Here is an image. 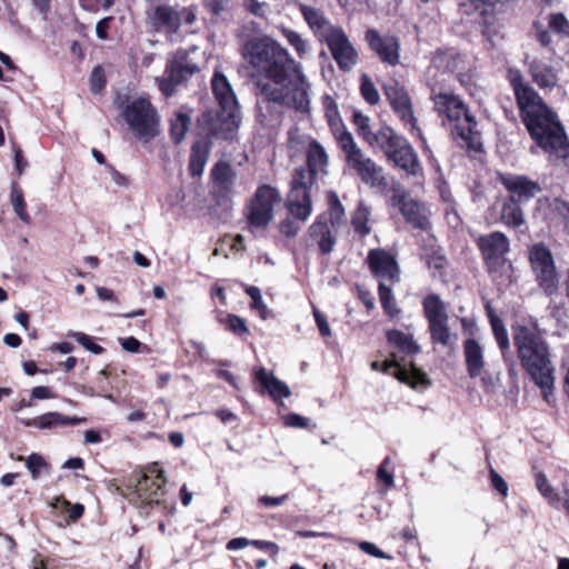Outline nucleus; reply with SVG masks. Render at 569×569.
<instances>
[{
  "mask_svg": "<svg viewBox=\"0 0 569 569\" xmlns=\"http://www.w3.org/2000/svg\"><path fill=\"white\" fill-rule=\"evenodd\" d=\"M164 485L163 471L153 468L150 470V475H136L129 479L128 489L131 491L127 497L130 501H140L147 505L159 503Z\"/></svg>",
  "mask_w": 569,
  "mask_h": 569,
  "instance_id": "10",
  "label": "nucleus"
},
{
  "mask_svg": "<svg viewBox=\"0 0 569 569\" xmlns=\"http://www.w3.org/2000/svg\"><path fill=\"white\" fill-rule=\"evenodd\" d=\"M280 232L287 237H293L298 233L300 227L291 220H284L280 223Z\"/></svg>",
  "mask_w": 569,
  "mask_h": 569,
  "instance_id": "63",
  "label": "nucleus"
},
{
  "mask_svg": "<svg viewBox=\"0 0 569 569\" xmlns=\"http://www.w3.org/2000/svg\"><path fill=\"white\" fill-rule=\"evenodd\" d=\"M373 144L376 143L383 152L385 157L390 158L400 147L408 143V139L396 132V130L389 126H382L372 136Z\"/></svg>",
  "mask_w": 569,
  "mask_h": 569,
  "instance_id": "25",
  "label": "nucleus"
},
{
  "mask_svg": "<svg viewBox=\"0 0 569 569\" xmlns=\"http://www.w3.org/2000/svg\"><path fill=\"white\" fill-rule=\"evenodd\" d=\"M209 150L203 142H196L192 146L189 170L193 177L201 176L208 161Z\"/></svg>",
  "mask_w": 569,
  "mask_h": 569,
  "instance_id": "36",
  "label": "nucleus"
},
{
  "mask_svg": "<svg viewBox=\"0 0 569 569\" xmlns=\"http://www.w3.org/2000/svg\"><path fill=\"white\" fill-rule=\"evenodd\" d=\"M396 367V378L400 380L401 382L410 383L413 388L418 387H426L429 385V380L427 375L421 371L420 369L412 366L411 370L409 371L405 367H401L397 365L396 362L386 361L383 363V371L388 372L390 368Z\"/></svg>",
  "mask_w": 569,
  "mask_h": 569,
  "instance_id": "30",
  "label": "nucleus"
},
{
  "mask_svg": "<svg viewBox=\"0 0 569 569\" xmlns=\"http://www.w3.org/2000/svg\"><path fill=\"white\" fill-rule=\"evenodd\" d=\"M386 98L405 127H409L419 138L426 142L421 129L418 127V119L415 116L413 106L408 91L397 81H391L383 87Z\"/></svg>",
  "mask_w": 569,
  "mask_h": 569,
  "instance_id": "12",
  "label": "nucleus"
},
{
  "mask_svg": "<svg viewBox=\"0 0 569 569\" xmlns=\"http://www.w3.org/2000/svg\"><path fill=\"white\" fill-rule=\"evenodd\" d=\"M241 57L250 68L256 96L300 113L310 111L311 83L289 51L269 36L248 39Z\"/></svg>",
  "mask_w": 569,
  "mask_h": 569,
  "instance_id": "1",
  "label": "nucleus"
},
{
  "mask_svg": "<svg viewBox=\"0 0 569 569\" xmlns=\"http://www.w3.org/2000/svg\"><path fill=\"white\" fill-rule=\"evenodd\" d=\"M252 373L260 395H268L274 401H280L291 396L289 386L278 379L272 371L263 367H254Z\"/></svg>",
  "mask_w": 569,
  "mask_h": 569,
  "instance_id": "18",
  "label": "nucleus"
},
{
  "mask_svg": "<svg viewBox=\"0 0 569 569\" xmlns=\"http://www.w3.org/2000/svg\"><path fill=\"white\" fill-rule=\"evenodd\" d=\"M86 421V418L67 417L59 412H48L39 417L23 420L27 427L33 426L40 429H51L58 426L79 425Z\"/></svg>",
  "mask_w": 569,
  "mask_h": 569,
  "instance_id": "29",
  "label": "nucleus"
},
{
  "mask_svg": "<svg viewBox=\"0 0 569 569\" xmlns=\"http://www.w3.org/2000/svg\"><path fill=\"white\" fill-rule=\"evenodd\" d=\"M211 86L220 106V111L217 113L216 120H213V114L210 112L203 114V119L211 122L208 127V134L222 137L226 140L231 139L240 123L237 97L222 73L216 72L213 74Z\"/></svg>",
  "mask_w": 569,
  "mask_h": 569,
  "instance_id": "5",
  "label": "nucleus"
},
{
  "mask_svg": "<svg viewBox=\"0 0 569 569\" xmlns=\"http://www.w3.org/2000/svg\"><path fill=\"white\" fill-rule=\"evenodd\" d=\"M123 117L134 137L146 143L159 133V116L147 99L139 98L130 102Z\"/></svg>",
  "mask_w": 569,
  "mask_h": 569,
  "instance_id": "8",
  "label": "nucleus"
},
{
  "mask_svg": "<svg viewBox=\"0 0 569 569\" xmlns=\"http://www.w3.org/2000/svg\"><path fill=\"white\" fill-rule=\"evenodd\" d=\"M329 203V221L332 228L343 226L346 223L345 208L335 191L328 192Z\"/></svg>",
  "mask_w": 569,
  "mask_h": 569,
  "instance_id": "39",
  "label": "nucleus"
},
{
  "mask_svg": "<svg viewBox=\"0 0 569 569\" xmlns=\"http://www.w3.org/2000/svg\"><path fill=\"white\" fill-rule=\"evenodd\" d=\"M501 220L509 227L518 228L525 222L523 212L516 199L510 197L501 208Z\"/></svg>",
  "mask_w": 569,
  "mask_h": 569,
  "instance_id": "35",
  "label": "nucleus"
},
{
  "mask_svg": "<svg viewBox=\"0 0 569 569\" xmlns=\"http://www.w3.org/2000/svg\"><path fill=\"white\" fill-rule=\"evenodd\" d=\"M549 28L562 36L569 34V21L562 13H552L549 17Z\"/></svg>",
  "mask_w": 569,
  "mask_h": 569,
  "instance_id": "52",
  "label": "nucleus"
},
{
  "mask_svg": "<svg viewBox=\"0 0 569 569\" xmlns=\"http://www.w3.org/2000/svg\"><path fill=\"white\" fill-rule=\"evenodd\" d=\"M433 343L449 346L457 341V335L451 333L448 327V318L428 322Z\"/></svg>",
  "mask_w": 569,
  "mask_h": 569,
  "instance_id": "33",
  "label": "nucleus"
},
{
  "mask_svg": "<svg viewBox=\"0 0 569 569\" xmlns=\"http://www.w3.org/2000/svg\"><path fill=\"white\" fill-rule=\"evenodd\" d=\"M18 460L26 461V467L31 473L33 480L38 479L43 471H48L49 469L47 461L42 456L38 453H32L27 459H24L22 456H19Z\"/></svg>",
  "mask_w": 569,
  "mask_h": 569,
  "instance_id": "46",
  "label": "nucleus"
},
{
  "mask_svg": "<svg viewBox=\"0 0 569 569\" xmlns=\"http://www.w3.org/2000/svg\"><path fill=\"white\" fill-rule=\"evenodd\" d=\"M11 204L16 214L26 223H29L31 218L27 212V206L24 202L23 193L17 183H12L11 187Z\"/></svg>",
  "mask_w": 569,
  "mask_h": 569,
  "instance_id": "45",
  "label": "nucleus"
},
{
  "mask_svg": "<svg viewBox=\"0 0 569 569\" xmlns=\"http://www.w3.org/2000/svg\"><path fill=\"white\" fill-rule=\"evenodd\" d=\"M228 328L236 335H244L248 333V327L244 319L230 315L227 320Z\"/></svg>",
  "mask_w": 569,
  "mask_h": 569,
  "instance_id": "56",
  "label": "nucleus"
},
{
  "mask_svg": "<svg viewBox=\"0 0 569 569\" xmlns=\"http://www.w3.org/2000/svg\"><path fill=\"white\" fill-rule=\"evenodd\" d=\"M365 41L379 60L390 67L400 63V40L393 34H382L375 28L365 32Z\"/></svg>",
  "mask_w": 569,
  "mask_h": 569,
  "instance_id": "14",
  "label": "nucleus"
},
{
  "mask_svg": "<svg viewBox=\"0 0 569 569\" xmlns=\"http://www.w3.org/2000/svg\"><path fill=\"white\" fill-rule=\"evenodd\" d=\"M360 91L368 103L375 106L380 101V94L368 74H362L360 78Z\"/></svg>",
  "mask_w": 569,
  "mask_h": 569,
  "instance_id": "48",
  "label": "nucleus"
},
{
  "mask_svg": "<svg viewBox=\"0 0 569 569\" xmlns=\"http://www.w3.org/2000/svg\"><path fill=\"white\" fill-rule=\"evenodd\" d=\"M284 425L291 428H306L308 419L298 413H289L284 417Z\"/></svg>",
  "mask_w": 569,
  "mask_h": 569,
  "instance_id": "60",
  "label": "nucleus"
},
{
  "mask_svg": "<svg viewBox=\"0 0 569 569\" xmlns=\"http://www.w3.org/2000/svg\"><path fill=\"white\" fill-rule=\"evenodd\" d=\"M489 317H490V323H491V328L493 331V336L497 340V343H498L499 348L501 349V351L505 352L510 347L509 337H508L506 327H505L502 320L499 317L495 316L491 311H489Z\"/></svg>",
  "mask_w": 569,
  "mask_h": 569,
  "instance_id": "44",
  "label": "nucleus"
},
{
  "mask_svg": "<svg viewBox=\"0 0 569 569\" xmlns=\"http://www.w3.org/2000/svg\"><path fill=\"white\" fill-rule=\"evenodd\" d=\"M70 336L73 337L88 351L94 355H100L103 352V348L94 343L89 336L82 332H73Z\"/></svg>",
  "mask_w": 569,
  "mask_h": 569,
  "instance_id": "53",
  "label": "nucleus"
},
{
  "mask_svg": "<svg viewBox=\"0 0 569 569\" xmlns=\"http://www.w3.org/2000/svg\"><path fill=\"white\" fill-rule=\"evenodd\" d=\"M532 81L541 89H553L558 83L557 71L548 63L535 59L529 64Z\"/></svg>",
  "mask_w": 569,
  "mask_h": 569,
  "instance_id": "28",
  "label": "nucleus"
},
{
  "mask_svg": "<svg viewBox=\"0 0 569 569\" xmlns=\"http://www.w3.org/2000/svg\"><path fill=\"white\" fill-rule=\"evenodd\" d=\"M463 356L467 372L470 378L480 377L483 371L486 361L482 346L473 338L463 341Z\"/></svg>",
  "mask_w": 569,
  "mask_h": 569,
  "instance_id": "24",
  "label": "nucleus"
},
{
  "mask_svg": "<svg viewBox=\"0 0 569 569\" xmlns=\"http://www.w3.org/2000/svg\"><path fill=\"white\" fill-rule=\"evenodd\" d=\"M431 99L435 109L440 116H446L452 126V133L466 142L467 148L478 149L479 136L476 130L477 122L465 102L449 92L432 91Z\"/></svg>",
  "mask_w": 569,
  "mask_h": 569,
  "instance_id": "6",
  "label": "nucleus"
},
{
  "mask_svg": "<svg viewBox=\"0 0 569 569\" xmlns=\"http://www.w3.org/2000/svg\"><path fill=\"white\" fill-rule=\"evenodd\" d=\"M462 57L452 49L438 50L432 58V66L439 70L453 72L460 69Z\"/></svg>",
  "mask_w": 569,
  "mask_h": 569,
  "instance_id": "32",
  "label": "nucleus"
},
{
  "mask_svg": "<svg viewBox=\"0 0 569 569\" xmlns=\"http://www.w3.org/2000/svg\"><path fill=\"white\" fill-rule=\"evenodd\" d=\"M509 81L516 96L520 118L532 140L550 156L566 159L569 156V139L557 113L525 81L520 71L510 70Z\"/></svg>",
  "mask_w": 569,
  "mask_h": 569,
  "instance_id": "2",
  "label": "nucleus"
},
{
  "mask_svg": "<svg viewBox=\"0 0 569 569\" xmlns=\"http://www.w3.org/2000/svg\"><path fill=\"white\" fill-rule=\"evenodd\" d=\"M367 261L372 274L380 281L395 284L400 281V269L396 258L383 249H371Z\"/></svg>",
  "mask_w": 569,
  "mask_h": 569,
  "instance_id": "15",
  "label": "nucleus"
},
{
  "mask_svg": "<svg viewBox=\"0 0 569 569\" xmlns=\"http://www.w3.org/2000/svg\"><path fill=\"white\" fill-rule=\"evenodd\" d=\"M322 104L325 109V114L328 120L329 126L335 130L338 131L339 129L346 130L345 126L342 124V121L340 119L338 104L336 100L331 96H325L322 98Z\"/></svg>",
  "mask_w": 569,
  "mask_h": 569,
  "instance_id": "41",
  "label": "nucleus"
},
{
  "mask_svg": "<svg viewBox=\"0 0 569 569\" xmlns=\"http://www.w3.org/2000/svg\"><path fill=\"white\" fill-rule=\"evenodd\" d=\"M281 33L299 57L305 56L309 51V46L300 33L288 28H282Z\"/></svg>",
  "mask_w": 569,
  "mask_h": 569,
  "instance_id": "47",
  "label": "nucleus"
},
{
  "mask_svg": "<svg viewBox=\"0 0 569 569\" xmlns=\"http://www.w3.org/2000/svg\"><path fill=\"white\" fill-rule=\"evenodd\" d=\"M300 12L308 27L312 30L319 41H323L329 33L333 32V30H337L340 27L330 23V21L320 9L307 4H300Z\"/></svg>",
  "mask_w": 569,
  "mask_h": 569,
  "instance_id": "21",
  "label": "nucleus"
},
{
  "mask_svg": "<svg viewBox=\"0 0 569 569\" xmlns=\"http://www.w3.org/2000/svg\"><path fill=\"white\" fill-rule=\"evenodd\" d=\"M490 478L493 488L506 497L509 488L505 479L493 469L490 470Z\"/></svg>",
  "mask_w": 569,
  "mask_h": 569,
  "instance_id": "59",
  "label": "nucleus"
},
{
  "mask_svg": "<svg viewBox=\"0 0 569 569\" xmlns=\"http://www.w3.org/2000/svg\"><path fill=\"white\" fill-rule=\"evenodd\" d=\"M535 480L538 491L548 500L549 505L555 509H565L569 516V489L563 488L562 493L553 492V488L543 472L536 473Z\"/></svg>",
  "mask_w": 569,
  "mask_h": 569,
  "instance_id": "26",
  "label": "nucleus"
},
{
  "mask_svg": "<svg viewBox=\"0 0 569 569\" xmlns=\"http://www.w3.org/2000/svg\"><path fill=\"white\" fill-rule=\"evenodd\" d=\"M313 317H315L317 327H318V329L320 331V335L322 337H330L331 336V329L329 327L327 318L316 307L313 308Z\"/></svg>",
  "mask_w": 569,
  "mask_h": 569,
  "instance_id": "58",
  "label": "nucleus"
},
{
  "mask_svg": "<svg viewBox=\"0 0 569 569\" xmlns=\"http://www.w3.org/2000/svg\"><path fill=\"white\" fill-rule=\"evenodd\" d=\"M423 311L428 322L448 318L445 305L437 295L425 298Z\"/></svg>",
  "mask_w": 569,
  "mask_h": 569,
  "instance_id": "37",
  "label": "nucleus"
},
{
  "mask_svg": "<svg viewBox=\"0 0 569 569\" xmlns=\"http://www.w3.org/2000/svg\"><path fill=\"white\" fill-rule=\"evenodd\" d=\"M513 343L521 366L549 400V393L553 389L555 369L548 345L535 329L526 326L513 328Z\"/></svg>",
  "mask_w": 569,
  "mask_h": 569,
  "instance_id": "3",
  "label": "nucleus"
},
{
  "mask_svg": "<svg viewBox=\"0 0 569 569\" xmlns=\"http://www.w3.org/2000/svg\"><path fill=\"white\" fill-rule=\"evenodd\" d=\"M337 139L345 153L347 166L358 174L365 184L370 188H387L388 181L383 168L366 156L349 131H340Z\"/></svg>",
  "mask_w": 569,
  "mask_h": 569,
  "instance_id": "7",
  "label": "nucleus"
},
{
  "mask_svg": "<svg viewBox=\"0 0 569 569\" xmlns=\"http://www.w3.org/2000/svg\"><path fill=\"white\" fill-rule=\"evenodd\" d=\"M477 244L488 262H496L509 251V239L499 231L480 236Z\"/></svg>",
  "mask_w": 569,
  "mask_h": 569,
  "instance_id": "20",
  "label": "nucleus"
},
{
  "mask_svg": "<svg viewBox=\"0 0 569 569\" xmlns=\"http://www.w3.org/2000/svg\"><path fill=\"white\" fill-rule=\"evenodd\" d=\"M246 292L252 300L250 305L251 309L256 310L260 317L266 320L268 318L269 310L262 300L260 289L254 286H247Z\"/></svg>",
  "mask_w": 569,
  "mask_h": 569,
  "instance_id": "49",
  "label": "nucleus"
},
{
  "mask_svg": "<svg viewBox=\"0 0 569 569\" xmlns=\"http://www.w3.org/2000/svg\"><path fill=\"white\" fill-rule=\"evenodd\" d=\"M499 181L508 191L511 192V197L517 201L533 198L541 190L536 181H532L525 176L500 174Z\"/></svg>",
  "mask_w": 569,
  "mask_h": 569,
  "instance_id": "19",
  "label": "nucleus"
},
{
  "mask_svg": "<svg viewBox=\"0 0 569 569\" xmlns=\"http://www.w3.org/2000/svg\"><path fill=\"white\" fill-rule=\"evenodd\" d=\"M51 507L53 509L58 510H68L70 508L69 512V519L71 521H76L79 518L82 517L84 508L80 503H74L73 506L70 505V502L64 499L63 497H57L53 502H51Z\"/></svg>",
  "mask_w": 569,
  "mask_h": 569,
  "instance_id": "50",
  "label": "nucleus"
},
{
  "mask_svg": "<svg viewBox=\"0 0 569 569\" xmlns=\"http://www.w3.org/2000/svg\"><path fill=\"white\" fill-rule=\"evenodd\" d=\"M250 546V539L244 537L233 538L229 540L226 545L227 550L229 551H236L243 549L246 547Z\"/></svg>",
  "mask_w": 569,
  "mask_h": 569,
  "instance_id": "62",
  "label": "nucleus"
},
{
  "mask_svg": "<svg viewBox=\"0 0 569 569\" xmlns=\"http://www.w3.org/2000/svg\"><path fill=\"white\" fill-rule=\"evenodd\" d=\"M396 168L405 171L407 176L417 177L422 172L418 153L410 142L400 147L390 158L387 159Z\"/></svg>",
  "mask_w": 569,
  "mask_h": 569,
  "instance_id": "22",
  "label": "nucleus"
},
{
  "mask_svg": "<svg viewBox=\"0 0 569 569\" xmlns=\"http://www.w3.org/2000/svg\"><path fill=\"white\" fill-rule=\"evenodd\" d=\"M322 42L327 44L341 71L349 72L358 64L359 53L341 27L329 33Z\"/></svg>",
  "mask_w": 569,
  "mask_h": 569,
  "instance_id": "13",
  "label": "nucleus"
},
{
  "mask_svg": "<svg viewBox=\"0 0 569 569\" xmlns=\"http://www.w3.org/2000/svg\"><path fill=\"white\" fill-rule=\"evenodd\" d=\"M199 70L196 63L187 61V52L179 50L166 69V73L173 74L174 79L184 81Z\"/></svg>",
  "mask_w": 569,
  "mask_h": 569,
  "instance_id": "31",
  "label": "nucleus"
},
{
  "mask_svg": "<svg viewBox=\"0 0 569 569\" xmlns=\"http://www.w3.org/2000/svg\"><path fill=\"white\" fill-rule=\"evenodd\" d=\"M392 204L399 207L406 220L413 227L427 230L430 226L429 210L423 204L413 200L405 190H395Z\"/></svg>",
  "mask_w": 569,
  "mask_h": 569,
  "instance_id": "16",
  "label": "nucleus"
},
{
  "mask_svg": "<svg viewBox=\"0 0 569 569\" xmlns=\"http://www.w3.org/2000/svg\"><path fill=\"white\" fill-rule=\"evenodd\" d=\"M369 122H370L369 117L362 114L361 112L353 113V123H355L357 130L362 134L363 139L369 144H373L372 136H375V133L371 132Z\"/></svg>",
  "mask_w": 569,
  "mask_h": 569,
  "instance_id": "51",
  "label": "nucleus"
},
{
  "mask_svg": "<svg viewBox=\"0 0 569 569\" xmlns=\"http://www.w3.org/2000/svg\"><path fill=\"white\" fill-rule=\"evenodd\" d=\"M147 20L157 32H162L168 37L177 34L181 26L178 8L168 3L151 7L147 12Z\"/></svg>",
  "mask_w": 569,
  "mask_h": 569,
  "instance_id": "17",
  "label": "nucleus"
},
{
  "mask_svg": "<svg viewBox=\"0 0 569 569\" xmlns=\"http://www.w3.org/2000/svg\"><path fill=\"white\" fill-rule=\"evenodd\" d=\"M489 317H490V323H491V328L493 331V336L497 340V343H498L499 348L501 349V351L505 352L510 347L509 337H508L506 327H505L502 320L499 317L495 316L491 311H489Z\"/></svg>",
  "mask_w": 569,
  "mask_h": 569,
  "instance_id": "43",
  "label": "nucleus"
},
{
  "mask_svg": "<svg viewBox=\"0 0 569 569\" xmlns=\"http://www.w3.org/2000/svg\"><path fill=\"white\" fill-rule=\"evenodd\" d=\"M308 170L298 169L291 181L287 207L291 216L306 221L311 213V199L309 189L312 177L326 172L329 162L325 147L317 140H311L306 149Z\"/></svg>",
  "mask_w": 569,
  "mask_h": 569,
  "instance_id": "4",
  "label": "nucleus"
},
{
  "mask_svg": "<svg viewBox=\"0 0 569 569\" xmlns=\"http://www.w3.org/2000/svg\"><path fill=\"white\" fill-rule=\"evenodd\" d=\"M166 74L167 76L160 80L159 88L164 96L170 97L173 94L176 86L181 83L182 80L174 79L173 74L171 73Z\"/></svg>",
  "mask_w": 569,
  "mask_h": 569,
  "instance_id": "57",
  "label": "nucleus"
},
{
  "mask_svg": "<svg viewBox=\"0 0 569 569\" xmlns=\"http://www.w3.org/2000/svg\"><path fill=\"white\" fill-rule=\"evenodd\" d=\"M121 347L128 352H138L141 346L140 341L134 337H129L120 340Z\"/></svg>",
  "mask_w": 569,
  "mask_h": 569,
  "instance_id": "64",
  "label": "nucleus"
},
{
  "mask_svg": "<svg viewBox=\"0 0 569 569\" xmlns=\"http://www.w3.org/2000/svg\"><path fill=\"white\" fill-rule=\"evenodd\" d=\"M310 237L317 242L322 253L327 254L333 250L336 238L328 223V218L319 216L310 226Z\"/></svg>",
  "mask_w": 569,
  "mask_h": 569,
  "instance_id": "27",
  "label": "nucleus"
},
{
  "mask_svg": "<svg viewBox=\"0 0 569 569\" xmlns=\"http://www.w3.org/2000/svg\"><path fill=\"white\" fill-rule=\"evenodd\" d=\"M391 463V459L389 457L385 458L377 470V478L379 481H382L387 488H391L395 483L393 475L388 471V467Z\"/></svg>",
  "mask_w": 569,
  "mask_h": 569,
  "instance_id": "54",
  "label": "nucleus"
},
{
  "mask_svg": "<svg viewBox=\"0 0 569 569\" xmlns=\"http://www.w3.org/2000/svg\"><path fill=\"white\" fill-rule=\"evenodd\" d=\"M388 341L396 346L400 351L412 355L419 352V346L413 341L412 337L399 331L391 330L387 333Z\"/></svg>",
  "mask_w": 569,
  "mask_h": 569,
  "instance_id": "38",
  "label": "nucleus"
},
{
  "mask_svg": "<svg viewBox=\"0 0 569 569\" xmlns=\"http://www.w3.org/2000/svg\"><path fill=\"white\" fill-rule=\"evenodd\" d=\"M360 549L365 551L366 553L373 556L376 558L385 559L387 558L385 552L379 549L375 543L363 541L360 543Z\"/></svg>",
  "mask_w": 569,
  "mask_h": 569,
  "instance_id": "61",
  "label": "nucleus"
},
{
  "mask_svg": "<svg viewBox=\"0 0 569 569\" xmlns=\"http://www.w3.org/2000/svg\"><path fill=\"white\" fill-rule=\"evenodd\" d=\"M371 208L363 201H360L351 216V226L356 233L366 237L371 232L369 226Z\"/></svg>",
  "mask_w": 569,
  "mask_h": 569,
  "instance_id": "34",
  "label": "nucleus"
},
{
  "mask_svg": "<svg viewBox=\"0 0 569 569\" xmlns=\"http://www.w3.org/2000/svg\"><path fill=\"white\" fill-rule=\"evenodd\" d=\"M211 178L216 192L221 197H229L234 188L237 173L232 166L223 160L218 161L212 171Z\"/></svg>",
  "mask_w": 569,
  "mask_h": 569,
  "instance_id": "23",
  "label": "nucleus"
},
{
  "mask_svg": "<svg viewBox=\"0 0 569 569\" xmlns=\"http://www.w3.org/2000/svg\"><path fill=\"white\" fill-rule=\"evenodd\" d=\"M281 201L280 192L270 184H261L248 204V221L252 227L266 228L273 218V208Z\"/></svg>",
  "mask_w": 569,
  "mask_h": 569,
  "instance_id": "11",
  "label": "nucleus"
},
{
  "mask_svg": "<svg viewBox=\"0 0 569 569\" xmlns=\"http://www.w3.org/2000/svg\"><path fill=\"white\" fill-rule=\"evenodd\" d=\"M392 286L393 284L380 281L378 288L381 307L383 308L385 312L390 317H395L400 312L392 293Z\"/></svg>",
  "mask_w": 569,
  "mask_h": 569,
  "instance_id": "40",
  "label": "nucleus"
},
{
  "mask_svg": "<svg viewBox=\"0 0 569 569\" xmlns=\"http://www.w3.org/2000/svg\"><path fill=\"white\" fill-rule=\"evenodd\" d=\"M106 84L104 72L101 67L93 68L90 74V88L93 93L100 92Z\"/></svg>",
  "mask_w": 569,
  "mask_h": 569,
  "instance_id": "55",
  "label": "nucleus"
},
{
  "mask_svg": "<svg viewBox=\"0 0 569 569\" xmlns=\"http://www.w3.org/2000/svg\"><path fill=\"white\" fill-rule=\"evenodd\" d=\"M529 261L539 288L552 296L558 291L559 277L553 256L545 243H536L529 250Z\"/></svg>",
  "mask_w": 569,
  "mask_h": 569,
  "instance_id": "9",
  "label": "nucleus"
},
{
  "mask_svg": "<svg viewBox=\"0 0 569 569\" xmlns=\"http://www.w3.org/2000/svg\"><path fill=\"white\" fill-rule=\"evenodd\" d=\"M190 122V117L183 112H178L171 120L170 134L176 143H180L184 139Z\"/></svg>",
  "mask_w": 569,
  "mask_h": 569,
  "instance_id": "42",
  "label": "nucleus"
}]
</instances>
